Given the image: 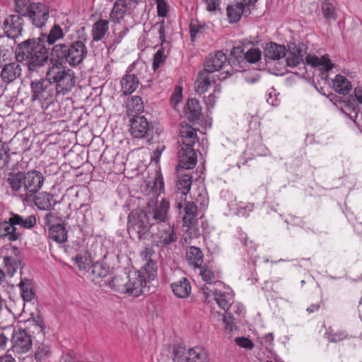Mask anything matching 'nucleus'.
<instances>
[{
    "instance_id": "obj_1",
    "label": "nucleus",
    "mask_w": 362,
    "mask_h": 362,
    "mask_svg": "<svg viewBox=\"0 0 362 362\" xmlns=\"http://www.w3.org/2000/svg\"><path fill=\"white\" fill-rule=\"evenodd\" d=\"M169 208V202L163 198L159 203L151 199L146 210L141 208L133 209L128 215L127 226L131 238L142 242L149 241L156 223L168 219Z\"/></svg>"
},
{
    "instance_id": "obj_2",
    "label": "nucleus",
    "mask_w": 362,
    "mask_h": 362,
    "mask_svg": "<svg viewBox=\"0 0 362 362\" xmlns=\"http://www.w3.org/2000/svg\"><path fill=\"white\" fill-rule=\"evenodd\" d=\"M18 62H26L30 71L45 66L49 60V52L39 40L28 39L18 44L16 51Z\"/></svg>"
},
{
    "instance_id": "obj_3",
    "label": "nucleus",
    "mask_w": 362,
    "mask_h": 362,
    "mask_svg": "<svg viewBox=\"0 0 362 362\" xmlns=\"http://www.w3.org/2000/svg\"><path fill=\"white\" fill-rule=\"evenodd\" d=\"M87 52L86 46L81 40L59 42L52 48L51 61L53 64L61 66H63V64H68L71 66H76L83 61Z\"/></svg>"
},
{
    "instance_id": "obj_4",
    "label": "nucleus",
    "mask_w": 362,
    "mask_h": 362,
    "mask_svg": "<svg viewBox=\"0 0 362 362\" xmlns=\"http://www.w3.org/2000/svg\"><path fill=\"white\" fill-rule=\"evenodd\" d=\"M6 181L13 192H18L23 189L25 196L30 197L37 193L42 188L45 177L38 170H31L26 173H10Z\"/></svg>"
},
{
    "instance_id": "obj_5",
    "label": "nucleus",
    "mask_w": 362,
    "mask_h": 362,
    "mask_svg": "<svg viewBox=\"0 0 362 362\" xmlns=\"http://www.w3.org/2000/svg\"><path fill=\"white\" fill-rule=\"evenodd\" d=\"M46 76L54 85L58 96L67 95L76 84L74 71L57 64H52L47 71Z\"/></svg>"
},
{
    "instance_id": "obj_6",
    "label": "nucleus",
    "mask_w": 362,
    "mask_h": 362,
    "mask_svg": "<svg viewBox=\"0 0 362 362\" xmlns=\"http://www.w3.org/2000/svg\"><path fill=\"white\" fill-rule=\"evenodd\" d=\"M31 100H37L42 108H47L58 97L56 88L48 77L33 80L30 83Z\"/></svg>"
},
{
    "instance_id": "obj_7",
    "label": "nucleus",
    "mask_w": 362,
    "mask_h": 362,
    "mask_svg": "<svg viewBox=\"0 0 362 362\" xmlns=\"http://www.w3.org/2000/svg\"><path fill=\"white\" fill-rule=\"evenodd\" d=\"M147 72L146 64L141 61L134 62L131 64L127 71V74L121 80L122 92L124 95L132 94L139 85V81L137 75Z\"/></svg>"
},
{
    "instance_id": "obj_8",
    "label": "nucleus",
    "mask_w": 362,
    "mask_h": 362,
    "mask_svg": "<svg viewBox=\"0 0 362 362\" xmlns=\"http://www.w3.org/2000/svg\"><path fill=\"white\" fill-rule=\"evenodd\" d=\"M173 354V360L176 362H206L208 359V354L202 347L186 349L182 343L174 345Z\"/></svg>"
},
{
    "instance_id": "obj_9",
    "label": "nucleus",
    "mask_w": 362,
    "mask_h": 362,
    "mask_svg": "<svg viewBox=\"0 0 362 362\" xmlns=\"http://www.w3.org/2000/svg\"><path fill=\"white\" fill-rule=\"evenodd\" d=\"M169 218L160 223H156V232L153 230L151 240L160 247H166L177 240V235L173 225L168 223Z\"/></svg>"
},
{
    "instance_id": "obj_10",
    "label": "nucleus",
    "mask_w": 362,
    "mask_h": 362,
    "mask_svg": "<svg viewBox=\"0 0 362 362\" xmlns=\"http://www.w3.org/2000/svg\"><path fill=\"white\" fill-rule=\"evenodd\" d=\"M139 0H117L110 13V19L115 23H120L125 16L132 15Z\"/></svg>"
},
{
    "instance_id": "obj_11",
    "label": "nucleus",
    "mask_w": 362,
    "mask_h": 362,
    "mask_svg": "<svg viewBox=\"0 0 362 362\" xmlns=\"http://www.w3.org/2000/svg\"><path fill=\"white\" fill-rule=\"evenodd\" d=\"M128 277L129 280L126 283L127 293L137 297L149 292V286L147 285L149 282L144 275L135 272Z\"/></svg>"
},
{
    "instance_id": "obj_12",
    "label": "nucleus",
    "mask_w": 362,
    "mask_h": 362,
    "mask_svg": "<svg viewBox=\"0 0 362 362\" xmlns=\"http://www.w3.org/2000/svg\"><path fill=\"white\" fill-rule=\"evenodd\" d=\"M27 16L29 17L35 26L42 28L49 18V8L42 3H33V8Z\"/></svg>"
},
{
    "instance_id": "obj_13",
    "label": "nucleus",
    "mask_w": 362,
    "mask_h": 362,
    "mask_svg": "<svg viewBox=\"0 0 362 362\" xmlns=\"http://www.w3.org/2000/svg\"><path fill=\"white\" fill-rule=\"evenodd\" d=\"M178 151L179 164L177 165V170L191 169L197 163V155L193 146L180 145Z\"/></svg>"
},
{
    "instance_id": "obj_14",
    "label": "nucleus",
    "mask_w": 362,
    "mask_h": 362,
    "mask_svg": "<svg viewBox=\"0 0 362 362\" xmlns=\"http://www.w3.org/2000/svg\"><path fill=\"white\" fill-rule=\"evenodd\" d=\"M12 342L13 351L18 354L28 351L32 346L31 336L25 329L16 331L13 334Z\"/></svg>"
},
{
    "instance_id": "obj_15",
    "label": "nucleus",
    "mask_w": 362,
    "mask_h": 362,
    "mask_svg": "<svg viewBox=\"0 0 362 362\" xmlns=\"http://www.w3.org/2000/svg\"><path fill=\"white\" fill-rule=\"evenodd\" d=\"M130 122L129 132L133 137L142 139L148 135L149 124L144 116L136 115Z\"/></svg>"
},
{
    "instance_id": "obj_16",
    "label": "nucleus",
    "mask_w": 362,
    "mask_h": 362,
    "mask_svg": "<svg viewBox=\"0 0 362 362\" xmlns=\"http://www.w3.org/2000/svg\"><path fill=\"white\" fill-rule=\"evenodd\" d=\"M4 270L7 275L12 277L19 269L21 265V258L18 256V250L16 247H12L3 257Z\"/></svg>"
},
{
    "instance_id": "obj_17",
    "label": "nucleus",
    "mask_w": 362,
    "mask_h": 362,
    "mask_svg": "<svg viewBox=\"0 0 362 362\" xmlns=\"http://www.w3.org/2000/svg\"><path fill=\"white\" fill-rule=\"evenodd\" d=\"M128 277L124 276V279L122 276H117L109 277L107 279H101L100 286L105 291H117L122 293H127V279Z\"/></svg>"
},
{
    "instance_id": "obj_18",
    "label": "nucleus",
    "mask_w": 362,
    "mask_h": 362,
    "mask_svg": "<svg viewBox=\"0 0 362 362\" xmlns=\"http://www.w3.org/2000/svg\"><path fill=\"white\" fill-rule=\"evenodd\" d=\"M23 30V18L18 15H11L4 22V31L11 38H16L21 35Z\"/></svg>"
},
{
    "instance_id": "obj_19",
    "label": "nucleus",
    "mask_w": 362,
    "mask_h": 362,
    "mask_svg": "<svg viewBox=\"0 0 362 362\" xmlns=\"http://www.w3.org/2000/svg\"><path fill=\"white\" fill-rule=\"evenodd\" d=\"M226 61V54L221 51H216L206 59L204 70L211 74L221 69Z\"/></svg>"
},
{
    "instance_id": "obj_20",
    "label": "nucleus",
    "mask_w": 362,
    "mask_h": 362,
    "mask_svg": "<svg viewBox=\"0 0 362 362\" xmlns=\"http://www.w3.org/2000/svg\"><path fill=\"white\" fill-rule=\"evenodd\" d=\"M180 145L193 146L198 141L196 130L190 125L182 122L179 130Z\"/></svg>"
},
{
    "instance_id": "obj_21",
    "label": "nucleus",
    "mask_w": 362,
    "mask_h": 362,
    "mask_svg": "<svg viewBox=\"0 0 362 362\" xmlns=\"http://www.w3.org/2000/svg\"><path fill=\"white\" fill-rule=\"evenodd\" d=\"M18 61L8 63L4 66L1 76L2 80L6 83H11L21 76L22 69Z\"/></svg>"
},
{
    "instance_id": "obj_22",
    "label": "nucleus",
    "mask_w": 362,
    "mask_h": 362,
    "mask_svg": "<svg viewBox=\"0 0 362 362\" xmlns=\"http://www.w3.org/2000/svg\"><path fill=\"white\" fill-rule=\"evenodd\" d=\"M27 322L28 332L34 334V338L37 339L38 343L40 342V341H43L45 334L42 318L39 315L36 317L32 315L28 318Z\"/></svg>"
},
{
    "instance_id": "obj_23",
    "label": "nucleus",
    "mask_w": 362,
    "mask_h": 362,
    "mask_svg": "<svg viewBox=\"0 0 362 362\" xmlns=\"http://www.w3.org/2000/svg\"><path fill=\"white\" fill-rule=\"evenodd\" d=\"M21 233L18 228L11 223V218L8 221L0 222V238H8L9 241H15L20 238Z\"/></svg>"
},
{
    "instance_id": "obj_24",
    "label": "nucleus",
    "mask_w": 362,
    "mask_h": 362,
    "mask_svg": "<svg viewBox=\"0 0 362 362\" xmlns=\"http://www.w3.org/2000/svg\"><path fill=\"white\" fill-rule=\"evenodd\" d=\"M286 47L274 42L266 45L264 49V57L272 60H278L286 55Z\"/></svg>"
},
{
    "instance_id": "obj_25",
    "label": "nucleus",
    "mask_w": 362,
    "mask_h": 362,
    "mask_svg": "<svg viewBox=\"0 0 362 362\" xmlns=\"http://www.w3.org/2000/svg\"><path fill=\"white\" fill-rule=\"evenodd\" d=\"M185 215L182 218L183 225L185 226H193L197 219L198 209L194 202H188L185 206Z\"/></svg>"
},
{
    "instance_id": "obj_26",
    "label": "nucleus",
    "mask_w": 362,
    "mask_h": 362,
    "mask_svg": "<svg viewBox=\"0 0 362 362\" xmlns=\"http://www.w3.org/2000/svg\"><path fill=\"white\" fill-rule=\"evenodd\" d=\"M55 203L53 196L47 192H41L35 198V204L40 210L50 211Z\"/></svg>"
},
{
    "instance_id": "obj_27",
    "label": "nucleus",
    "mask_w": 362,
    "mask_h": 362,
    "mask_svg": "<svg viewBox=\"0 0 362 362\" xmlns=\"http://www.w3.org/2000/svg\"><path fill=\"white\" fill-rule=\"evenodd\" d=\"M185 113L190 122L198 120L202 113V108L199 101L195 98L188 100Z\"/></svg>"
},
{
    "instance_id": "obj_28",
    "label": "nucleus",
    "mask_w": 362,
    "mask_h": 362,
    "mask_svg": "<svg viewBox=\"0 0 362 362\" xmlns=\"http://www.w3.org/2000/svg\"><path fill=\"white\" fill-rule=\"evenodd\" d=\"M171 288L174 294L181 298L187 297L191 292L189 281L186 278H182L178 281L173 283Z\"/></svg>"
},
{
    "instance_id": "obj_29",
    "label": "nucleus",
    "mask_w": 362,
    "mask_h": 362,
    "mask_svg": "<svg viewBox=\"0 0 362 362\" xmlns=\"http://www.w3.org/2000/svg\"><path fill=\"white\" fill-rule=\"evenodd\" d=\"M305 60L308 64L315 67L321 66V69L325 71H329L333 68V64L331 63L330 59L326 55L319 58L315 55L308 54L305 57Z\"/></svg>"
},
{
    "instance_id": "obj_30",
    "label": "nucleus",
    "mask_w": 362,
    "mask_h": 362,
    "mask_svg": "<svg viewBox=\"0 0 362 362\" xmlns=\"http://www.w3.org/2000/svg\"><path fill=\"white\" fill-rule=\"evenodd\" d=\"M49 238L58 243H64L67 239V234L64 226L57 223L49 227Z\"/></svg>"
},
{
    "instance_id": "obj_31",
    "label": "nucleus",
    "mask_w": 362,
    "mask_h": 362,
    "mask_svg": "<svg viewBox=\"0 0 362 362\" xmlns=\"http://www.w3.org/2000/svg\"><path fill=\"white\" fill-rule=\"evenodd\" d=\"M10 218L11 223L16 227L19 226L23 228H31L36 224V218L34 215L23 218L18 214H11Z\"/></svg>"
},
{
    "instance_id": "obj_32",
    "label": "nucleus",
    "mask_w": 362,
    "mask_h": 362,
    "mask_svg": "<svg viewBox=\"0 0 362 362\" xmlns=\"http://www.w3.org/2000/svg\"><path fill=\"white\" fill-rule=\"evenodd\" d=\"M212 81L209 77V73L203 69L198 74L197 79L195 81L196 91L199 94L205 93Z\"/></svg>"
},
{
    "instance_id": "obj_33",
    "label": "nucleus",
    "mask_w": 362,
    "mask_h": 362,
    "mask_svg": "<svg viewBox=\"0 0 362 362\" xmlns=\"http://www.w3.org/2000/svg\"><path fill=\"white\" fill-rule=\"evenodd\" d=\"M227 16L230 23H237L241 16L247 12L245 9V5L242 3H238L233 5H230L226 9Z\"/></svg>"
},
{
    "instance_id": "obj_34",
    "label": "nucleus",
    "mask_w": 362,
    "mask_h": 362,
    "mask_svg": "<svg viewBox=\"0 0 362 362\" xmlns=\"http://www.w3.org/2000/svg\"><path fill=\"white\" fill-rule=\"evenodd\" d=\"M107 20H99L95 22L92 28V37L94 41L102 40L109 28Z\"/></svg>"
},
{
    "instance_id": "obj_35",
    "label": "nucleus",
    "mask_w": 362,
    "mask_h": 362,
    "mask_svg": "<svg viewBox=\"0 0 362 362\" xmlns=\"http://www.w3.org/2000/svg\"><path fill=\"white\" fill-rule=\"evenodd\" d=\"M144 103L141 97L132 96L127 102V112L129 115L135 117V115L143 112Z\"/></svg>"
},
{
    "instance_id": "obj_36",
    "label": "nucleus",
    "mask_w": 362,
    "mask_h": 362,
    "mask_svg": "<svg viewBox=\"0 0 362 362\" xmlns=\"http://www.w3.org/2000/svg\"><path fill=\"white\" fill-rule=\"evenodd\" d=\"M334 90L342 95H346L351 89V83L342 75H337L333 80Z\"/></svg>"
},
{
    "instance_id": "obj_37",
    "label": "nucleus",
    "mask_w": 362,
    "mask_h": 362,
    "mask_svg": "<svg viewBox=\"0 0 362 362\" xmlns=\"http://www.w3.org/2000/svg\"><path fill=\"white\" fill-rule=\"evenodd\" d=\"M49 45H56L55 43L64 37V33L62 28L58 24H54L50 29L47 35H42Z\"/></svg>"
},
{
    "instance_id": "obj_38",
    "label": "nucleus",
    "mask_w": 362,
    "mask_h": 362,
    "mask_svg": "<svg viewBox=\"0 0 362 362\" xmlns=\"http://www.w3.org/2000/svg\"><path fill=\"white\" fill-rule=\"evenodd\" d=\"M214 296V300L216 301L218 306L226 313L233 303V296L229 293H221L218 291H215Z\"/></svg>"
},
{
    "instance_id": "obj_39",
    "label": "nucleus",
    "mask_w": 362,
    "mask_h": 362,
    "mask_svg": "<svg viewBox=\"0 0 362 362\" xmlns=\"http://www.w3.org/2000/svg\"><path fill=\"white\" fill-rule=\"evenodd\" d=\"M187 259L195 267H201L203 263V255L199 248L190 247L187 250Z\"/></svg>"
},
{
    "instance_id": "obj_40",
    "label": "nucleus",
    "mask_w": 362,
    "mask_h": 362,
    "mask_svg": "<svg viewBox=\"0 0 362 362\" xmlns=\"http://www.w3.org/2000/svg\"><path fill=\"white\" fill-rule=\"evenodd\" d=\"M157 269L158 267L156 262L149 259L138 273L144 275L146 280L150 283V281L153 280L156 276Z\"/></svg>"
},
{
    "instance_id": "obj_41",
    "label": "nucleus",
    "mask_w": 362,
    "mask_h": 362,
    "mask_svg": "<svg viewBox=\"0 0 362 362\" xmlns=\"http://www.w3.org/2000/svg\"><path fill=\"white\" fill-rule=\"evenodd\" d=\"M170 49V43L169 42H165L163 45L160 44V48L156 52L154 55L153 62V68L154 70H156L162 64L167 55L168 54Z\"/></svg>"
},
{
    "instance_id": "obj_42",
    "label": "nucleus",
    "mask_w": 362,
    "mask_h": 362,
    "mask_svg": "<svg viewBox=\"0 0 362 362\" xmlns=\"http://www.w3.org/2000/svg\"><path fill=\"white\" fill-rule=\"evenodd\" d=\"M18 286L21 288V296L23 300L30 302L34 297V292L31 281L28 279L21 280Z\"/></svg>"
},
{
    "instance_id": "obj_43",
    "label": "nucleus",
    "mask_w": 362,
    "mask_h": 362,
    "mask_svg": "<svg viewBox=\"0 0 362 362\" xmlns=\"http://www.w3.org/2000/svg\"><path fill=\"white\" fill-rule=\"evenodd\" d=\"M75 263L80 270H86L92 263L91 257L89 252H83L78 254L75 258Z\"/></svg>"
},
{
    "instance_id": "obj_44",
    "label": "nucleus",
    "mask_w": 362,
    "mask_h": 362,
    "mask_svg": "<svg viewBox=\"0 0 362 362\" xmlns=\"http://www.w3.org/2000/svg\"><path fill=\"white\" fill-rule=\"evenodd\" d=\"M192 185V177L187 174H180L177 182V187L178 191L182 194L186 195Z\"/></svg>"
},
{
    "instance_id": "obj_45",
    "label": "nucleus",
    "mask_w": 362,
    "mask_h": 362,
    "mask_svg": "<svg viewBox=\"0 0 362 362\" xmlns=\"http://www.w3.org/2000/svg\"><path fill=\"white\" fill-rule=\"evenodd\" d=\"M51 356V351L47 345L40 343L35 351L36 362H46Z\"/></svg>"
},
{
    "instance_id": "obj_46",
    "label": "nucleus",
    "mask_w": 362,
    "mask_h": 362,
    "mask_svg": "<svg viewBox=\"0 0 362 362\" xmlns=\"http://www.w3.org/2000/svg\"><path fill=\"white\" fill-rule=\"evenodd\" d=\"M15 11L22 16H27L33 8L30 0H14Z\"/></svg>"
},
{
    "instance_id": "obj_47",
    "label": "nucleus",
    "mask_w": 362,
    "mask_h": 362,
    "mask_svg": "<svg viewBox=\"0 0 362 362\" xmlns=\"http://www.w3.org/2000/svg\"><path fill=\"white\" fill-rule=\"evenodd\" d=\"M91 273L95 277H100L103 279H107V275L110 273V269L107 267L104 266L100 262H95L91 267Z\"/></svg>"
},
{
    "instance_id": "obj_48",
    "label": "nucleus",
    "mask_w": 362,
    "mask_h": 362,
    "mask_svg": "<svg viewBox=\"0 0 362 362\" xmlns=\"http://www.w3.org/2000/svg\"><path fill=\"white\" fill-rule=\"evenodd\" d=\"M322 11L323 16L327 20H334L336 18V12L333 4L329 0H325L322 5Z\"/></svg>"
},
{
    "instance_id": "obj_49",
    "label": "nucleus",
    "mask_w": 362,
    "mask_h": 362,
    "mask_svg": "<svg viewBox=\"0 0 362 362\" xmlns=\"http://www.w3.org/2000/svg\"><path fill=\"white\" fill-rule=\"evenodd\" d=\"M262 52L257 48H251L244 54V58L250 63H255L261 59Z\"/></svg>"
},
{
    "instance_id": "obj_50",
    "label": "nucleus",
    "mask_w": 362,
    "mask_h": 362,
    "mask_svg": "<svg viewBox=\"0 0 362 362\" xmlns=\"http://www.w3.org/2000/svg\"><path fill=\"white\" fill-rule=\"evenodd\" d=\"M154 28H156L158 30L159 39L161 42L160 44L163 45L165 42H168L165 39V32L169 28V23L165 20H162L154 25Z\"/></svg>"
},
{
    "instance_id": "obj_51",
    "label": "nucleus",
    "mask_w": 362,
    "mask_h": 362,
    "mask_svg": "<svg viewBox=\"0 0 362 362\" xmlns=\"http://www.w3.org/2000/svg\"><path fill=\"white\" fill-rule=\"evenodd\" d=\"M9 161V156L6 148V144L0 141V170L6 167Z\"/></svg>"
},
{
    "instance_id": "obj_52",
    "label": "nucleus",
    "mask_w": 362,
    "mask_h": 362,
    "mask_svg": "<svg viewBox=\"0 0 362 362\" xmlns=\"http://www.w3.org/2000/svg\"><path fill=\"white\" fill-rule=\"evenodd\" d=\"M200 275L202 279L207 284H212L215 281L216 276L214 272L208 267H203L200 269Z\"/></svg>"
},
{
    "instance_id": "obj_53",
    "label": "nucleus",
    "mask_w": 362,
    "mask_h": 362,
    "mask_svg": "<svg viewBox=\"0 0 362 362\" xmlns=\"http://www.w3.org/2000/svg\"><path fill=\"white\" fill-rule=\"evenodd\" d=\"M286 64L290 67H295L303 62V58L293 54L291 51L286 57Z\"/></svg>"
},
{
    "instance_id": "obj_54",
    "label": "nucleus",
    "mask_w": 362,
    "mask_h": 362,
    "mask_svg": "<svg viewBox=\"0 0 362 362\" xmlns=\"http://www.w3.org/2000/svg\"><path fill=\"white\" fill-rule=\"evenodd\" d=\"M157 13L158 16L165 17L168 13V5L165 0H156Z\"/></svg>"
},
{
    "instance_id": "obj_55",
    "label": "nucleus",
    "mask_w": 362,
    "mask_h": 362,
    "mask_svg": "<svg viewBox=\"0 0 362 362\" xmlns=\"http://www.w3.org/2000/svg\"><path fill=\"white\" fill-rule=\"evenodd\" d=\"M235 342L238 346L246 349L250 350L254 347L253 342L246 337H237L235 339Z\"/></svg>"
},
{
    "instance_id": "obj_56",
    "label": "nucleus",
    "mask_w": 362,
    "mask_h": 362,
    "mask_svg": "<svg viewBox=\"0 0 362 362\" xmlns=\"http://www.w3.org/2000/svg\"><path fill=\"white\" fill-rule=\"evenodd\" d=\"M303 47L304 45H296L295 43H291L289 46H288V48H289V50L293 53V54H296V55L298 56V57H301L302 58H303V55H304V53H303Z\"/></svg>"
},
{
    "instance_id": "obj_57",
    "label": "nucleus",
    "mask_w": 362,
    "mask_h": 362,
    "mask_svg": "<svg viewBox=\"0 0 362 362\" xmlns=\"http://www.w3.org/2000/svg\"><path fill=\"white\" fill-rule=\"evenodd\" d=\"M222 321L226 324V329L230 332L233 331L234 327V324L233 322L232 318L230 316H226L223 315L222 316Z\"/></svg>"
},
{
    "instance_id": "obj_58",
    "label": "nucleus",
    "mask_w": 362,
    "mask_h": 362,
    "mask_svg": "<svg viewBox=\"0 0 362 362\" xmlns=\"http://www.w3.org/2000/svg\"><path fill=\"white\" fill-rule=\"evenodd\" d=\"M244 54L242 47L240 46L233 47L230 52V54L237 59L244 57Z\"/></svg>"
},
{
    "instance_id": "obj_59",
    "label": "nucleus",
    "mask_w": 362,
    "mask_h": 362,
    "mask_svg": "<svg viewBox=\"0 0 362 362\" xmlns=\"http://www.w3.org/2000/svg\"><path fill=\"white\" fill-rule=\"evenodd\" d=\"M207 4V10L216 11L219 6V0H205Z\"/></svg>"
},
{
    "instance_id": "obj_60",
    "label": "nucleus",
    "mask_w": 362,
    "mask_h": 362,
    "mask_svg": "<svg viewBox=\"0 0 362 362\" xmlns=\"http://www.w3.org/2000/svg\"><path fill=\"white\" fill-rule=\"evenodd\" d=\"M182 88H177L175 89L174 93L172 95V100L175 101V103H178L182 100Z\"/></svg>"
},
{
    "instance_id": "obj_61",
    "label": "nucleus",
    "mask_w": 362,
    "mask_h": 362,
    "mask_svg": "<svg viewBox=\"0 0 362 362\" xmlns=\"http://www.w3.org/2000/svg\"><path fill=\"white\" fill-rule=\"evenodd\" d=\"M196 202L199 203L201 206L205 207L208 204V199L205 197L204 194H199L198 196L195 199Z\"/></svg>"
},
{
    "instance_id": "obj_62",
    "label": "nucleus",
    "mask_w": 362,
    "mask_h": 362,
    "mask_svg": "<svg viewBox=\"0 0 362 362\" xmlns=\"http://www.w3.org/2000/svg\"><path fill=\"white\" fill-rule=\"evenodd\" d=\"M204 102L209 107H213L215 104V96L214 94H210L208 97L204 98Z\"/></svg>"
},
{
    "instance_id": "obj_63",
    "label": "nucleus",
    "mask_w": 362,
    "mask_h": 362,
    "mask_svg": "<svg viewBox=\"0 0 362 362\" xmlns=\"http://www.w3.org/2000/svg\"><path fill=\"white\" fill-rule=\"evenodd\" d=\"M354 95L356 100L362 104V87L357 86L354 88Z\"/></svg>"
},
{
    "instance_id": "obj_64",
    "label": "nucleus",
    "mask_w": 362,
    "mask_h": 362,
    "mask_svg": "<svg viewBox=\"0 0 362 362\" xmlns=\"http://www.w3.org/2000/svg\"><path fill=\"white\" fill-rule=\"evenodd\" d=\"M7 341L8 338L5 334L4 333H0V350L4 349Z\"/></svg>"
}]
</instances>
